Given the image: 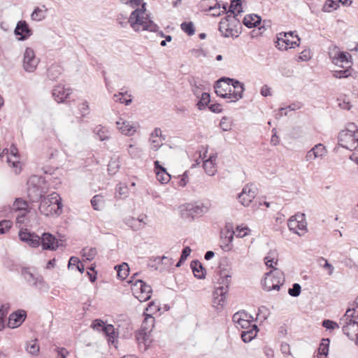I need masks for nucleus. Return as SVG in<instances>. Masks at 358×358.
<instances>
[{
	"label": "nucleus",
	"instance_id": "obj_63",
	"mask_svg": "<svg viewBox=\"0 0 358 358\" xmlns=\"http://www.w3.org/2000/svg\"><path fill=\"white\" fill-rule=\"evenodd\" d=\"M8 155L10 157L11 159H12V157H14L15 160L20 161L19 152L15 145H11V147L8 150Z\"/></svg>",
	"mask_w": 358,
	"mask_h": 358
},
{
	"label": "nucleus",
	"instance_id": "obj_10",
	"mask_svg": "<svg viewBox=\"0 0 358 358\" xmlns=\"http://www.w3.org/2000/svg\"><path fill=\"white\" fill-rule=\"evenodd\" d=\"M237 15H227L222 17L219 22V31L221 32V35L224 38L232 37L234 38H238V35L231 33V29L229 28V25H234V23L238 24L236 21Z\"/></svg>",
	"mask_w": 358,
	"mask_h": 358
},
{
	"label": "nucleus",
	"instance_id": "obj_45",
	"mask_svg": "<svg viewBox=\"0 0 358 358\" xmlns=\"http://www.w3.org/2000/svg\"><path fill=\"white\" fill-rule=\"evenodd\" d=\"M148 331L141 329V331L136 335V338L139 344L143 343L145 346L148 345Z\"/></svg>",
	"mask_w": 358,
	"mask_h": 358
},
{
	"label": "nucleus",
	"instance_id": "obj_56",
	"mask_svg": "<svg viewBox=\"0 0 358 358\" xmlns=\"http://www.w3.org/2000/svg\"><path fill=\"white\" fill-rule=\"evenodd\" d=\"M31 234L32 233L29 232L27 229H20L19 231V238L22 241L27 243Z\"/></svg>",
	"mask_w": 358,
	"mask_h": 358
},
{
	"label": "nucleus",
	"instance_id": "obj_54",
	"mask_svg": "<svg viewBox=\"0 0 358 358\" xmlns=\"http://www.w3.org/2000/svg\"><path fill=\"white\" fill-rule=\"evenodd\" d=\"M27 243L33 248H36L41 243V238L34 233H32L31 238L29 239Z\"/></svg>",
	"mask_w": 358,
	"mask_h": 358
},
{
	"label": "nucleus",
	"instance_id": "obj_50",
	"mask_svg": "<svg viewBox=\"0 0 358 358\" xmlns=\"http://www.w3.org/2000/svg\"><path fill=\"white\" fill-rule=\"evenodd\" d=\"M311 150L317 157H322L326 153V148L322 143H317Z\"/></svg>",
	"mask_w": 358,
	"mask_h": 358
},
{
	"label": "nucleus",
	"instance_id": "obj_24",
	"mask_svg": "<svg viewBox=\"0 0 358 358\" xmlns=\"http://www.w3.org/2000/svg\"><path fill=\"white\" fill-rule=\"evenodd\" d=\"M242 23L249 29L257 28L258 24L261 23V17L257 14H248L244 17Z\"/></svg>",
	"mask_w": 358,
	"mask_h": 358
},
{
	"label": "nucleus",
	"instance_id": "obj_25",
	"mask_svg": "<svg viewBox=\"0 0 358 358\" xmlns=\"http://www.w3.org/2000/svg\"><path fill=\"white\" fill-rule=\"evenodd\" d=\"M235 234H222L220 232V247L224 251H230L233 248V240Z\"/></svg>",
	"mask_w": 358,
	"mask_h": 358
},
{
	"label": "nucleus",
	"instance_id": "obj_26",
	"mask_svg": "<svg viewBox=\"0 0 358 358\" xmlns=\"http://www.w3.org/2000/svg\"><path fill=\"white\" fill-rule=\"evenodd\" d=\"M194 275L198 279H203L206 275V270L201 263L198 260H194L190 264Z\"/></svg>",
	"mask_w": 358,
	"mask_h": 358
},
{
	"label": "nucleus",
	"instance_id": "obj_61",
	"mask_svg": "<svg viewBox=\"0 0 358 358\" xmlns=\"http://www.w3.org/2000/svg\"><path fill=\"white\" fill-rule=\"evenodd\" d=\"M127 94V92L125 93L120 92L119 96H120V97L117 98L115 101L124 103L125 106H129L131 103L132 99L131 98V95L129 96V99L125 98L124 96Z\"/></svg>",
	"mask_w": 358,
	"mask_h": 358
},
{
	"label": "nucleus",
	"instance_id": "obj_11",
	"mask_svg": "<svg viewBox=\"0 0 358 358\" xmlns=\"http://www.w3.org/2000/svg\"><path fill=\"white\" fill-rule=\"evenodd\" d=\"M21 274L27 283L34 287L42 288L45 287V282L43 276L40 274H34L27 267L22 268Z\"/></svg>",
	"mask_w": 358,
	"mask_h": 358
},
{
	"label": "nucleus",
	"instance_id": "obj_30",
	"mask_svg": "<svg viewBox=\"0 0 358 358\" xmlns=\"http://www.w3.org/2000/svg\"><path fill=\"white\" fill-rule=\"evenodd\" d=\"M258 331L257 326L252 324L249 330L243 331L241 333V338L244 343L250 342L257 336Z\"/></svg>",
	"mask_w": 358,
	"mask_h": 358
},
{
	"label": "nucleus",
	"instance_id": "obj_9",
	"mask_svg": "<svg viewBox=\"0 0 358 358\" xmlns=\"http://www.w3.org/2000/svg\"><path fill=\"white\" fill-rule=\"evenodd\" d=\"M132 292L136 298L141 302L146 301L151 298L152 288L142 280L135 281L133 284Z\"/></svg>",
	"mask_w": 358,
	"mask_h": 358
},
{
	"label": "nucleus",
	"instance_id": "obj_22",
	"mask_svg": "<svg viewBox=\"0 0 358 358\" xmlns=\"http://www.w3.org/2000/svg\"><path fill=\"white\" fill-rule=\"evenodd\" d=\"M338 62L349 64V66H352L353 64L352 56L349 52L345 51H337L333 58V62L336 65L339 66Z\"/></svg>",
	"mask_w": 358,
	"mask_h": 358
},
{
	"label": "nucleus",
	"instance_id": "obj_3",
	"mask_svg": "<svg viewBox=\"0 0 358 358\" xmlns=\"http://www.w3.org/2000/svg\"><path fill=\"white\" fill-rule=\"evenodd\" d=\"M218 273L217 284L219 286L215 287L213 292V306L217 310H220L225 303L226 294L228 292L231 275L226 269L220 270Z\"/></svg>",
	"mask_w": 358,
	"mask_h": 358
},
{
	"label": "nucleus",
	"instance_id": "obj_51",
	"mask_svg": "<svg viewBox=\"0 0 358 358\" xmlns=\"http://www.w3.org/2000/svg\"><path fill=\"white\" fill-rule=\"evenodd\" d=\"M119 162L116 161H110L108 164V172L109 175H114L120 169Z\"/></svg>",
	"mask_w": 358,
	"mask_h": 358
},
{
	"label": "nucleus",
	"instance_id": "obj_19",
	"mask_svg": "<svg viewBox=\"0 0 358 358\" xmlns=\"http://www.w3.org/2000/svg\"><path fill=\"white\" fill-rule=\"evenodd\" d=\"M231 85H229L227 81H221L220 78L215 81L214 84L215 92L217 96L223 99L222 95L227 94V95L231 96L233 94V90Z\"/></svg>",
	"mask_w": 358,
	"mask_h": 358
},
{
	"label": "nucleus",
	"instance_id": "obj_1",
	"mask_svg": "<svg viewBox=\"0 0 358 358\" xmlns=\"http://www.w3.org/2000/svg\"><path fill=\"white\" fill-rule=\"evenodd\" d=\"M48 182L45 177L38 175L31 176L27 182L28 201H63L61 196L56 192L45 191L42 187ZM14 201H27L22 197L15 198Z\"/></svg>",
	"mask_w": 358,
	"mask_h": 358
},
{
	"label": "nucleus",
	"instance_id": "obj_27",
	"mask_svg": "<svg viewBox=\"0 0 358 358\" xmlns=\"http://www.w3.org/2000/svg\"><path fill=\"white\" fill-rule=\"evenodd\" d=\"M4 157H6L8 164L15 169L16 173H19L21 171V168L19 166L20 162L17 160H13L8 155V149L3 150V152L0 153V160L3 161Z\"/></svg>",
	"mask_w": 358,
	"mask_h": 358
},
{
	"label": "nucleus",
	"instance_id": "obj_18",
	"mask_svg": "<svg viewBox=\"0 0 358 358\" xmlns=\"http://www.w3.org/2000/svg\"><path fill=\"white\" fill-rule=\"evenodd\" d=\"M43 250H55L62 245V240H57L50 234L44 233L41 241Z\"/></svg>",
	"mask_w": 358,
	"mask_h": 358
},
{
	"label": "nucleus",
	"instance_id": "obj_35",
	"mask_svg": "<svg viewBox=\"0 0 358 358\" xmlns=\"http://www.w3.org/2000/svg\"><path fill=\"white\" fill-rule=\"evenodd\" d=\"M117 270V277L121 280H124L129 275V267L127 263H122L115 267Z\"/></svg>",
	"mask_w": 358,
	"mask_h": 358
},
{
	"label": "nucleus",
	"instance_id": "obj_39",
	"mask_svg": "<svg viewBox=\"0 0 358 358\" xmlns=\"http://www.w3.org/2000/svg\"><path fill=\"white\" fill-rule=\"evenodd\" d=\"M233 322H239L240 320H246L252 322L253 317L245 311H238L232 317Z\"/></svg>",
	"mask_w": 358,
	"mask_h": 358
},
{
	"label": "nucleus",
	"instance_id": "obj_46",
	"mask_svg": "<svg viewBox=\"0 0 358 358\" xmlns=\"http://www.w3.org/2000/svg\"><path fill=\"white\" fill-rule=\"evenodd\" d=\"M220 127L222 131H227L231 129V122L229 117L224 116L220 122Z\"/></svg>",
	"mask_w": 358,
	"mask_h": 358
},
{
	"label": "nucleus",
	"instance_id": "obj_29",
	"mask_svg": "<svg viewBox=\"0 0 358 358\" xmlns=\"http://www.w3.org/2000/svg\"><path fill=\"white\" fill-rule=\"evenodd\" d=\"M63 72V68L57 64H52L47 70V77L50 80H56Z\"/></svg>",
	"mask_w": 358,
	"mask_h": 358
},
{
	"label": "nucleus",
	"instance_id": "obj_47",
	"mask_svg": "<svg viewBox=\"0 0 358 358\" xmlns=\"http://www.w3.org/2000/svg\"><path fill=\"white\" fill-rule=\"evenodd\" d=\"M250 231V229L248 227H243L242 225H239L236 227L235 235L238 238H243L248 235Z\"/></svg>",
	"mask_w": 358,
	"mask_h": 358
},
{
	"label": "nucleus",
	"instance_id": "obj_7",
	"mask_svg": "<svg viewBox=\"0 0 358 358\" xmlns=\"http://www.w3.org/2000/svg\"><path fill=\"white\" fill-rule=\"evenodd\" d=\"M196 203H184L179 207L181 216L183 218H192L198 215L203 214L208 210V206H204L203 203H201V206L195 205Z\"/></svg>",
	"mask_w": 358,
	"mask_h": 358
},
{
	"label": "nucleus",
	"instance_id": "obj_33",
	"mask_svg": "<svg viewBox=\"0 0 358 358\" xmlns=\"http://www.w3.org/2000/svg\"><path fill=\"white\" fill-rule=\"evenodd\" d=\"M103 331L108 337V343L114 344L115 338H117L114 326L112 324H107L104 328H103Z\"/></svg>",
	"mask_w": 358,
	"mask_h": 358
},
{
	"label": "nucleus",
	"instance_id": "obj_60",
	"mask_svg": "<svg viewBox=\"0 0 358 358\" xmlns=\"http://www.w3.org/2000/svg\"><path fill=\"white\" fill-rule=\"evenodd\" d=\"M55 352L56 353L55 358H66L69 355V351L64 348L57 347Z\"/></svg>",
	"mask_w": 358,
	"mask_h": 358
},
{
	"label": "nucleus",
	"instance_id": "obj_12",
	"mask_svg": "<svg viewBox=\"0 0 358 358\" xmlns=\"http://www.w3.org/2000/svg\"><path fill=\"white\" fill-rule=\"evenodd\" d=\"M348 139H350L354 143H357L355 148L358 147V130L355 123H350L348 128L341 131L338 134V141L339 143L346 141Z\"/></svg>",
	"mask_w": 358,
	"mask_h": 358
},
{
	"label": "nucleus",
	"instance_id": "obj_5",
	"mask_svg": "<svg viewBox=\"0 0 358 358\" xmlns=\"http://www.w3.org/2000/svg\"><path fill=\"white\" fill-rule=\"evenodd\" d=\"M355 313L354 309H348L344 316L341 319L343 324V333L352 340L358 338V322L354 320Z\"/></svg>",
	"mask_w": 358,
	"mask_h": 358
},
{
	"label": "nucleus",
	"instance_id": "obj_43",
	"mask_svg": "<svg viewBox=\"0 0 358 358\" xmlns=\"http://www.w3.org/2000/svg\"><path fill=\"white\" fill-rule=\"evenodd\" d=\"M128 185H123L122 183L120 184L119 187L116 189L115 196L119 199H124L127 197L128 194Z\"/></svg>",
	"mask_w": 358,
	"mask_h": 358
},
{
	"label": "nucleus",
	"instance_id": "obj_2",
	"mask_svg": "<svg viewBox=\"0 0 358 358\" xmlns=\"http://www.w3.org/2000/svg\"><path fill=\"white\" fill-rule=\"evenodd\" d=\"M146 3H144L141 8H135L130 14L129 24L135 31H139V26L143 30L151 32H157L159 26L150 18V15L143 17L146 11Z\"/></svg>",
	"mask_w": 358,
	"mask_h": 358
},
{
	"label": "nucleus",
	"instance_id": "obj_32",
	"mask_svg": "<svg viewBox=\"0 0 358 358\" xmlns=\"http://www.w3.org/2000/svg\"><path fill=\"white\" fill-rule=\"evenodd\" d=\"M244 190H246V194L243 198V201H253L257 194V187L253 185H247L243 187Z\"/></svg>",
	"mask_w": 358,
	"mask_h": 358
},
{
	"label": "nucleus",
	"instance_id": "obj_8",
	"mask_svg": "<svg viewBox=\"0 0 358 358\" xmlns=\"http://www.w3.org/2000/svg\"><path fill=\"white\" fill-rule=\"evenodd\" d=\"M288 227L290 231L301 236L307 231V223L305 214L297 213L292 216L288 220Z\"/></svg>",
	"mask_w": 358,
	"mask_h": 358
},
{
	"label": "nucleus",
	"instance_id": "obj_20",
	"mask_svg": "<svg viewBox=\"0 0 358 358\" xmlns=\"http://www.w3.org/2000/svg\"><path fill=\"white\" fill-rule=\"evenodd\" d=\"M26 317V312L23 310H19L15 313H11L8 318V327L12 329L18 327L24 321Z\"/></svg>",
	"mask_w": 358,
	"mask_h": 358
},
{
	"label": "nucleus",
	"instance_id": "obj_49",
	"mask_svg": "<svg viewBox=\"0 0 358 358\" xmlns=\"http://www.w3.org/2000/svg\"><path fill=\"white\" fill-rule=\"evenodd\" d=\"M83 256L85 257L87 260H92L97 254L96 249L95 248H91L88 250L84 248L82 250Z\"/></svg>",
	"mask_w": 358,
	"mask_h": 358
},
{
	"label": "nucleus",
	"instance_id": "obj_31",
	"mask_svg": "<svg viewBox=\"0 0 358 358\" xmlns=\"http://www.w3.org/2000/svg\"><path fill=\"white\" fill-rule=\"evenodd\" d=\"M242 3V0H231V3L229 7V15H237L238 17L243 12Z\"/></svg>",
	"mask_w": 358,
	"mask_h": 358
},
{
	"label": "nucleus",
	"instance_id": "obj_28",
	"mask_svg": "<svg viewBox=\"0 0 358 358\" xmlns=\"http://www.w3.org/2000/svg\"><path fill=\"white\" fill-rule=\"evenodd\" d=\"M199 99L196 106L199 110L206 109L210 103V94L208 92H202L201 96L196 95Z\"/></svg>",
	"mask_w": 358,
	"mask_h": 358
},
{
	"label": "nucleus",
	"instance_id": "obj_15",
	"mask_svg": "<svg viewBox=\"0 0 358 358\" xmlns=\"http://www.w3.org/2000/svg\"><path fill=\"white\" fill-rule=\"evenodd\" d=\"M33 34L31 28L25 20H20L17 22L14 29V34L17 37L20 41L27 40Z\"/></svg>",
	"mask_w": 358,
	"mask_h": 358
},
{
	"label": "nucleus",
	"instance_id": "obj_44",
	"mask_svg": "<svg viewBox=\"0 0 358 358\" xmlns=\"http://www.w3.org/2000/svg\"><path fill=\"white\" fill-rule=\"evenodd\" d=\"M94 132L97 135L99 139L101 141H103L109 138V136L108 135V131L101 125L96 127L94 129Z\"/></svg>",
	"mask_w": 358,
	"mask_h": 358
},
{
	"label": "nucleus",
	"instance_id": "obj_6",
	"mask_svg": "<svg viewBox=\"0 0 358 358\" xmlns=\"http://www.w3.org/2000/svg\"><path fill=\"white\" fill-rule=\"evenodd\" d=\"M221 81H227L229 85H231L233 87V94L231 96L227 95H222L223 99H230L229 102H236L241 99L243 96V93L245 90V85L243 83L236 78H231L229 77L222 76L220 78Z\"/></svg>",
	"mask_w": 358,
	"mask_h": 358
},
{
	"label": "nucleus",
	"instance_id": "obj_55",
	"mask_svg": "<svg viewBox=\"0 0 358 358\" xmlns=\"http://www.w3.org/2000/svg\"><path fill=\"white\" fill-rule=\"evenodd\" d=\"M311 59L310 50H303L297 57L298 62H307Z\"/></svg>",
	"mask_w": 358,
	"mask_h": 358
},
{
	"label": "nucleus",
	"instance_id": "obj_21",
	"mask_svg": "<svg viewBox=\"0 0 358 358\" xmlns=\"http://www.w3.org/2000/svg\"><path fill=\"white\" fill-rule=\"evenodd\" d=\"M116 124L119 131L124 135L131 136L136 131V127L133 124H131L128 121L124 120L122 118H120Z\"/></svg>",
	"mask_w": 358,
	"mask_h": 358
},
{
	"label": "nucleus",
	"instance_id": "obj_36",
	"mask_svg": "<svg viewBox=\"0 0 358 358\" xmlns=\"http://www.w3.org/2000/svg\"><path fill=\"white\" fill-rule=\"evenodd\" d=\"M180 28L183 32L191 36L195 34V27L192 21H184L180 24Z\"/></svg>",
	"mask_w": 358,
	"mask_h": 358
},
{
	"label": "nucleus",
	"instance_id": "obj_13",
	"mask_svg": "<svg viewBox=\"0 0 358 358\" xmlns=\"http://www.w3.org/2000/svg\"><path fill=\"white\" fill-rule=\"evenodd\" d=\"M72 91L71 87H66L64 85L59 84L53 87L52 96L58 103H63L69 98Z\"/></svg>",
	"mask_w": 358,
	"mask_h": 358
},
{
	"label": "nucleus",
	"instance_id": "obj_58",
	"mask_svg": "<svg viewBox=\"0 0 358 358\" xmlns=\"http://www.w3.org/2000/svg\"><path fill=\"white\" fill-rule=\"evenodd\" d=\"M27 351L33 355H36L39 352V345L35 342L27 345Z\"/></svg>",
	"mask_w": 358,
	"mask_h": 358
},
{
	"label": "nucleus",
	"instance_id": "obj_40",
	"mask_svg": "<svg viewBox=\"0 0 358 358\" xmlns=\"http://www.w3.org/2000/svg\"><path fill=\"white\" fill-rule=\"evenodd\" d=\"M338 66L343 68V69L334 71L333 73L334 77L338 79L349 78L350 75H351L350 72L349 71V66L346 68H344L343 65H339Z\"/></svg>",
	"mask_w": 358,
	"mask_h": 358
},
{
	"label": "nucleus",
	"instance_id": "obj_34",
	"mask_svg": "<svg viewBox=\"0 0 358 358\" xmlns=\"http://www.w3.org/2000/svg\"><path fill=\"white\" fill-rule=\"evenodd\" d=\"M330 341L329 338H323L318 348V358H322V356L326 357L329 352Z\"/></svg>",
	"mask_w": 358,
	"mask_h": 358
},
{
	"label": "nucleus",
	"instance_id": "obj_38",
	"mask_svg": "<svg viewBox=\"0 0 358 358\" xmlns=\"http://www.w3.org/2000/svg\"><path fill=\"white\" fill-rule=\"evenodd\" d=\"M46 11L47 10H43L38 6L36 7L31 15V20L34 21H41L44 20L46 17Z\"/></svg>",
	"mask_w": 358,
	"mask_h": 358
},
{
	"label": "nucleus",
	"instance_id": "obj_52",
	"mask_svg": "<svg viewBox=\"0 0 358 358\" xmlns=\"http://www.w3.org/2000/svg\"><path fill=\"white\" fill-rule=\"evenodd\" d=\"M301 285L299 283H294L292 285V288L288 289V293L290 296L296 297L299 296L301 294Z\"/></svg>",
	"mask_w": 358,
	"mask_h": 358
},
{
	"label": "nucleus",
	"instance_id": "obj_59",
	"mask_svg": "<svg viewBox=\"0 0 358 358\" xmlns=\"http://www.w3.org/2000/svg\"><path fill=\"white\" fill-rule=\"evenodd\" d=\"M322 326L327 329H334L339 328V325L336 322L330 320H324L322 322Z\"/></svg>",
	"mask_w": 358,
	"mask_h": 358
},
{
	"label": "nucleus",
	"instance_id": "obj_37",
	"mask_svg": "<svg viewBox=\"0 0 358 358\" xmlns=\"http://www.w3.org/2000/svg\"><path fill=\"white\" fill-rule=\"evenodd\" d=\"M155 318L150 315H145V317L142 323L141 329L143 331L150 332L154 327Z\"/></svg>",
	"mask_w": 358,
	"mask_h": 358
},
{
	"label": "nucleus",
	"instance_id": "obj_57",
	"mask_svg": "<svg viewBox=\"0 0 358 358\" xmlns=\"http://www.w3.org/2000/svg\"><path fill=\"white\" fill-rule=\"evenodd\" d=\"M208 108L213 113H221L223 111L222 105L217 102L209 104Z\"/></svg>",
	"mask_w": 358,
	"mask_h": 358
},
{
	"label": "nucleus",
	"instance_id": "obj_42",
	"mask_svg": "<svg viewBox=\"0 0 358 358\" xmlns=\"http://www.w3.org/2000/svg\"><path fill=\"white\" fill-rule=\"evenodd\" d=\"M339 4L337 1L327 0L322 8L323 12L329 13L332 10H337L339 8Z\"/></svg>",
	"mask_w": 358,
	"mask_h": 358
},
{
	"label": "nucleus",
	"instance_id": "obj_17",
	"mask_svg": "<svg viewBox=\"0 0 358 358\" xmlns=\"http://www.w3.org/2000/svg\"><path fill=\"white\" fill-rule=\"evenodd\" d=\"M296 41H290L287 37L282 38V36L277 35L276 40L274 41L275 46L279 50H287L289 48H295L300 44L301 38L298 35H296Z\"/></svg>",
	"mask_w": 358,
	"mask_h": 358
},
{
	"label": "nucleus",
	"instance_id": "obj_14",
	"mask_svg": "<svg viewBox=\"0 0 358 358\" xmlns=\"http://www.w3.org/2000/svg\"><path fill=\"white\" fill-rule=\"evenodd\" d=\"M39 210L45 216H58L62 212L63 203H39Z\"/></svg>",
	"mask_w": 358,
	"mask_h": 358
},
{
	"label": "nucleus",
	"instance_id": "obj_48",
	"mask_svg": "<svg viewBox=\"0 0 358 358\" xmlns=\"http://www.w3.org/2000/svg\"><path fill=\"white\" fill-rule=\"evenodd\" d=\"M13 226L12 221L3 220L0 221V234H6Z\"/></svg>",
	"mask_w": 358,
	"mask_h": 358
},
{
	"label": "nucleus",
	"instance_id": "obj_16",
	"mask_svg": "<svg viewBox=\"0 0 358 358\" xmlns=\"http://www.w3.org/2000/svg\"><path fill=\"white\" fill-rule=\"evenodd\" d=\"M37 64L34 50L29 47L26 48L23 57L24 69L27 72H33L36 69Z\"/></svg>",
	"mask_w": 358,
	"mask_h": 358
},
{
	"label": "nucleus",
	"instance_id": "obj_4",
	"mask_svg": "<svg viewBox=\"0 0 358 358\" xmlns=\"http://www.w3.org/2000/svg\"><path fill=\"white\" fill-rule=\"evenodd\" d=\"M264 279L262 282L263 289L266 292L278 290L284 283L285 278L283 273L274 268L273 271L266 273Z\"/></svg>",
	"mask_w": 358,
	"mask_h": 358
},
{
	"label": "nucleus",
	"instance_id": "obj_53",
	"mask_svg": "<svg viewBox=\"0 0 358 358\" xmlns=\"http://www.w3.org/2000/svg\"><path fill=\"white\" fill-rule=\"evenodd\" d=\"M208 163L209 162L204 161L203 163V167L205 170V172L208 176H213L216 171L215 167L213 166L212 163H210V164H208Z\"/></svg>",
	"mask_w": 358,
	"mask_h": 358
},
{
	"label": "nucleus",
	"instance_id": "obj_62",
	"mask_svg": "<svg viewBox=\"0 0 358 358\" xmlns=\"http://www.w3.org/2000/svg\"><path fill=\"white\" fill-rule=\"evenodd\" d=\"M271 27V21L270 20H261V23L258 24L257 29L259 31H264L268 29H270Z\"/></svg>",
	"mask_w": 358,
	"mask_h": 358
},
{
	"label": "nucleus",
	"instance_id": "obj_64",
	"mask_svg": "<svg viewBox=\"0 0 358 358\" xmlns=\"http://www.w3.org/2000/svg\"><path fill=\"white\" fill-rule=\"evenodd\" d=\"M104 327H106V324H104V322L101 320H99V319L94 320L92 324V327L94 329H96L98 331H100V330L103 331V328H104Z\"/></svg>",
	"mask_w": 358,
	"mask_h": 358
},
{
	"label": "nucleus",
	"instance_id": "obj_23",
	"mask_svg": "<svg viewBox=\"0 0 358 358\" xmlns=\"http://www.w3.org/2000/svg\"><path fill=\"white\" fill-rule=\"evenodd\" d=\"M17 204L23 206H20L17 205L16 207V211L17 212L16 222L17 224H21L24 223L27 215L29 213V210H28V203H17Z\"/></svg>",
	"mask_w": 358,
	"mask_h": 358
},
{
	"label": "nucleus",
	"instance_id": "obj_41",
	"mask_svg": "<svg viewBox=\"0 0 358 358\" xmlns=\"http://www.w3.org/2000/svg\"><path fill=\"white\" fill-rule=\"evenodd\" d=\"M154 171L156 174L159 173V174L166 175V179L171 178V176L168 173L166 169L164 167L159 161L155 160L154 161Z\"/></svg>",
	"mask_w": 358,
	"mask_h": 358
}]
</instances>
